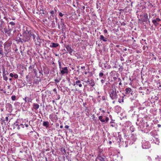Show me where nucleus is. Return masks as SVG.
Masks as SVG:
<instances>
[{
	"instance_id": "obj_1",
	"label": "nucleus",
	"mask_w": 161,
	"mask_h": 161,
	"mask_svg": "<svg viewBox=\"0 0 161 161\" xmlns=\"http://www.w3.org/2000/svg\"><path fill=\"white\" fill-rule=\"evenodd\" d=\"M24 125L26 128L29 126V125L27 124L21 123L19 119L17 120L13 125L14 129L17 128L18 130H20L21 128H24Z\"/></svg>"
},
{
	"instance_id": "obj_2",
	"label": "nucleus",
	"mask_w": 161,
	"mask_h": 161,
	"mask_svg": "<svg viewBox=\"0 0 161 161\" xmlns=\"http://www.w3.org/2000/svg\"><path fill=\"white\" fill-rule=\"evenodd\" d=\"M155 131H152L150 133L151 135L152 136V139L151 140V141H152V142L158 145L159 143L158 136L157 134H155Z\"/></svg>"
},
{
	"instance_id": "obj_3",
	"label": "nucleus",
	"mask_w": 161,
	"mask_h": 161,
	"mask_svg": "<svg viewBox=\"0 0 161 161\" xmlns=\"http://www.w3.org/2000/svg\"><path fill=\"white\" fill-rule=\"evenodd\" d=\"M110 97L112 100L116 99L118 98V95L116 92L115 89L114 90L113 87L111 88L108 92Z\"/></svg>"
},
{
	"instance_id": "obj_4",
	"label": "nucleus",
	"mask_w": 161,
	"mask_h": 161,
	"mask_svg": "<svg viewBox=\"0 0 161 161\" xmlns=\"http://www.w3.org/2000/svg\"><path fill=\"white\" fill-rule=\"evenodd\" d=\"M30 39V37L28 34L25 33V31L23 33V38L22 39L20 38V41L22 42L23 41L24 42H28Z\"/></svg>"
},
{
	"instance_id": "obj_5",
	"label": "nucleus",
	"mask_w": 161,
	"mask_h": 161,
	"mask_svg": "<svg viewBox=\"0 0 161 161\" xmlns=\"http://www.w3.org/2000/svg\"><path fill=\"white\" fill-rule=\"evenodd\" d=\"M142 147L143 149H147L150 147L149 142L145 140L143 141L142 142Z\"/></svg>"
},
{
	"instance_id": "obj_6",
	"label": "nucleus",
	"mask_w": 161,
	"mask_h": 161,
	"mask_svg": "<svg viewBox=\"0 0 161 161\" xmlns=\"http://www.w3.org/2000/svg\"><path fill=\"white\" fill-rule=\"evenodd\" d=\"M61 74L63 75L64 74H67L68 73V70L67 67H63L61 69H60Z\"/></svg>"
},
{
	"instance_id": "obj_7",
	"label": "nucleus",
	"mask_w": 161,
	"mask_h": 161,
	"mask_svg": "<svg viewBox=\"0 0 161 161\" xmlns=\"http://www.w3.org/2000/svg\"><path fill=\"white\" fill-rule=\"evenodd\" d=\"M161 21V19L158 18H156V19L153 18L152 19V22L154 25L155 26H157L159 24L158 22Z\"/></svg>"
},
{
	"instance_id": "obj_8",
	"label": "nucleus",
	"mask_w": 161,
	"mask_h": 161,
	"mask_svg": "<svg viewBox=\"0 0 161 161\" xmlns=\"http://www.w3.org/2000/svg\"><path fill=\"white\" fill-rule=\"evenodd\" d=\"M13 30V28H10L9 26H8V28H4V31L5 33L8 36L10 35L11 31Z\"/></svg>"
},
{
	"instance_id": "obj_9",
	"label": "nucleus",
	"mask_w": 161,
	"mask_h": 161,
	"mask_svg": "<svg viewBox=\"0 0 161 161\" xmlns=\"http://www.w3.org/2000/svg\"><path fill=\"white\" fill-rule=\"evenodd\" d=\"M78 77L76 78V79L77 80L74 82L73 85L74 86H75V85H78L79 87H81L82 86V85L81 84L80 81L79 80H78Z\"/></svg>"
},
{
	"instance_id": "obj_10",
	"label": "nucleus",
	"mask_w": 161,
	"mask_h": 161,
	"mask_svg": "<svg viewBox=\"0 0 161 161\" xmlns=\"http://www.w3.org/2000/svg\"><path fill=\"white\" fill-rule=\"evenodd\" d=\"M23 99L24 100L25 103H22L21 104V107H24L25 108H25H27V106L26 105V104L27 103L28 104L29 103L28 102L26 97H25V98H23Z\"/></svg>"
},
{
	"instance_id": "obj_11",
	"label": "nucleus",
	"mask_w": 161,
	"mask_h": 161,
	"mask_svg": "<svg viewBox=\"0 0 161 161\" xmlns=\"http://www.w3.org/2000/svg\"><path fill=\"white\" fill-rule=\"evenodd\" d=\"M66 48L68 53L71 55V53L73 51V49H72L71 47L69 45H67Z\"/></svg>"
},
{
	"instance_id": "obj_12",
	"label": "nucleus",
	"mask_w": 161,
	"mask_h": 161,
	"mask_svg": "<svg viewBox=\"0 0 161 161\" xmlns=\"http://www.w3.org/2000/svg\"><path fill=\"white\" fill-rule=\"evenodd\" d=\"M25 32V33L26 34H28L29 36H30V37L32 36V34H33V31L32 30H28L27 29H26V30Z\"/></svg>"
},
{
	"instance_id": "obj_13",
	"label": "nucleus",
	"mask_w": 161,
	"mask_h": 161,
	"mask_svg": "<svg viewBox=\"0 0 161 161\" xmlns=\"http://www.w3.org/2000/svg\"><path fill=\"white\" fill-rule=\"evenodd\" d=\"M143 16L144 18L142 20V22L147 21L148 19L147 14L146 13H145L143 14Z\"/></svg>"
},
{
	"instance_id": "obj_14",
	"label": "nucleus",
	"mask_w": 161,
	"mask_h": 161,
	"mask_svg": "<svg viewBox=\"0 0 161 161\" xmlns=\"http://www.w3.org/2000/svg\"><path fill=\"white\" fill-rule=\"evenodd\" d=\"M99 39L100 40H102L104 42H107L108 39L107 38L105 37L104 36L102 35H101L100 36Z\"/></svg>"
},
{
	"instance_id": "obj_15",
	"label": "nucleus",
	"mask_w": 161,
	"mask_h": 161,
	"mask_svg": "<svg viewBox=\"0 0 161 161\" xmlns=\"http://www.w3.org/2000/svg\"><path fill=\"white\" fill-rule=\"evenodd\" d=\"M59 45V44L58 43H52L50 45V47H58Z\"/></svg>"
},
{
	"instance_id": "obj_16",
	"label": "nucleus",
	"mask_w": 161,
	"mask_h": 161,
	"mask_svg": "<svg viewBox=\"0 0 161 161\" xmlns=\"http://www.w3.org/2000/svg\"><path fill=\"white\" fill-rule=\"evenodd\" d=\"M39 107V105L38 104L36 103H34L33 105V108L34 109H38Z\"/></svg>"
},
{
	"instance_id": "obj_17",
	"label": "nucleus",
	"mask_w": 161,
	"mask_h": 161,
	"mask_svg": "<svg viewBox=\"0 0 161 161\" xmlns=\"http://www.w3.org/2000/svg\"><path fill=\"white\" fill-rule=\"evenodd\" d=\"M6 107L7 110H10L12 108V105L9 103H8L6 104Z\"/></svg>"
},
{
	"instance_id": "obj_18",
	"label": "nucleus",
	"mask_w": 161,
	"mask_h": 161,
	"mask_svg": "<svg viewBox=\"0 0 161 161\" xmlns=\"http://www.w3.org/2000/svg\"><path fill=\"white\" fill-rule=\"evenodd\" d=\"M4 22L3 19H1L0 21V30H2L4 25Z\"/></svg>"
},
{
	"instance_id": "obj_19",
	"label": "nucleus",
	"mask_w": 161,
	"mask_h": 161,
	"mask_svg": "<svg viewBox=\"0 0 161 161\" xmlns=\"http://www.w3.org/2000/svg\"><path fill=\"white\" fill-rule=\"evenodd\" d=\"M89 84L92 86H93L95 85L94 81L92 79H90V80Z\"/></svg>"
},
{
	"instance_id": "obj_20",
	"label": "nucleus",
	"mask_w": 161,
	"mask_h": 161,
	"mask_svg": "<svg viewBox=\"0 0 161 161\" xmlns=\"http://www.w3.org/2000/svg\"><path fill=\"white\" fill-rule=\"evenodd\" d=\"M49 122L48 121H44L43 123V125L46 128L49 127Z\"/></svg>"
},
{
	"instance_id": "obj_21",
	"label": "nucleus",
	"mask_w": 161,
	"mask_h": 161,
	"mask_svg": "<svg viewBox=\"0 0 161 161\" xmlns=\"http://www.w3.org/2000/svg\"><path fill=\"white\" fill-rule=\"evenodd\" d=\"M105 157L104 156L102 157L101 156H98L97 159L99 161H105Z\"/></svg>"
},
{
	"instance_id": "obj_22",
	"label": "nucleus",
	"mask_w": 161,
	"mask_h": 161,
	"mask_svg": "<svg viewBox=\"0 0 161 161\" xmlns=\"http://www.w3.org/2000/svg\"><path fill=\"white\" fill-rule=\"evenodd\" d=\"M3 72V75H6L8 74V71H6L5 69V68L3 67L2 69Z\"/></svg>"
},
{
	"instance_id": "obj_23",
	"label": "nucleus",
	"mask_w": 161,
	"mask_h": 161,
	"mask_svg": "<svg viewBox=\"0 0 161 161\" xmlns=\"http://www.w3.org/2000/svg\"><path fill=\"white\" fill-rule=\"evenodd\" d=\"M9 24L11 25V27L10 28H13H13L15 27V23L14 22H11L9 23Z\"/></svg>"
},
{
	"instance_id": "obj_24",
	"label": "nucleus",
	"mask_w": 161,
	"mask_h": 161,
	"mask_svg": "<svg viewBox=\"0 0 161 161\" xmlns=\"http://www.w3.org/2000/svg\"><path fill=\"white\" fill-rule=\"evenodd\" d=\"M131 90L130 88H126L125 89V93L127 94L131 92Z\"/></svg>"
},
{
	"instance_id": "obj_25",
	"label": "nucleus",
	"mask_w": 161,
	"mask_h": 161,
	"mask_svg": "<svg viewBox=\"0 0 161 161\" xmlns=\"http://www.w3.org/2000/svg\"><path fill=\"white\" fill-rule=\"evenodd\" d=\"M155 159L156 161H161V156H157Z\"/></svg>"
},
{
	"instance_id": "obj_26",
	"label": "nucleus",
	"mask_w": 161,
	"mask_h": 161,
	"mask_svg": "<svg viewBox=\"0 0 161 161\" xmlns=\"http://www.w3.org/2000/svg\"><path fill=\"white\" fill-rule=\"evenodd\" d=\"M98 119L102 122H105V119H103V116H99L98 117Z\"/></svg>"
},
{
	"instance_id": "obj_27",
	"label": "nucleus",
	"mask_w": 161,
	"mask_h": 161,
	"mask_svg": "<svg viewBox=\"0 0 161 161\" xmlns=\"http://www.w3.org/2000/svg\"><path fill=\"white\" fill-rule=\"evenodd\" d=\"M26 97L27 99L28 103L29 102H32V99L31 97Z\"/></svg>"
},
{
	"instance_id": "obj_28",
	"label": "nucleus",
	"mask_w": 161,
	"mask_h": 161,
	"mask_svg": "<svg viewBox=\"0 0 161 161\" xmlns=\"http://www.w3.org/2000/svg\"><path fill=\"white\" fill-rule=\"evenodd\" d=\"M104 74L102 72H100L99 74V76L100 77H102V78L104 79V77L103 76Z\"/></svg>"
},
{
	"instance_id": "obj_29",
	"label": "nucleus",
	"mask_w": 161,
	"mask_h": 161,
	"mask_svg": "<svg viewBox=\"0 0 161 161\" xmlns=\"http://www.w3.org/2000/svg\"><path fill=\"white\" fill-rule=\"evenodd\" d=\"M36 39L37 40V42H35V44H36V45H39V43H40V42L38 41L39 40V38L38 37V36H37L36 37Z\"/></svg>"
},
{
	"instance_id": "obj_30",
	"label": "nucleus",
	"mask_w": 161,
	"mask_h": 161,
	"mask_svg": "<svg viewBox=\"0 0 161 161\" xmlns=\"http://www.w3.org/2000/svg\"><path fill=\"white\" fill-rule=\"evenodd\" d=\"M16 97L15 95L12 96L11 97V99L13 101H15L16 100Z\"/></svg>"
},
{
	"instance_id": "obj_31",
	"label": "nucleus",
	"mask_w": 161,
	"mask_h": 161,
	"mask_svg": "<svg viewBox=\"0 0 161 161\" xmlns=\"http://www.w3.org/2000/svg\"><path fill=\"white\" fill-rule=\"evenodd\" d=\"M32 36L33 40L35 41V42H36V36L33 34H32V36Z\"/></svg>"
},
{
	"instance_id": "obj_32",
	"label": "nucleus",
	"mask_w": 161,
	"mask_h": 161,
	"mask_svg": "<svg viewBox=\"0 0 161 161\" xmlns=\"http://www.w3.org/2000/svg\"><path fill=\"white\" fill-rule=\"evenodd\" d=\"M36 71L37 70L36 69H33L32 70H31V72H33L34 74H35L36 75Z\"/></svg>"
},
{
	"instance_id": "obj_33",
	"label": "nucleus",
	"mask_w": 161,
	"mask_h": 161,
	"mask_svg": "<svg viewBox=\"0 0 161 161\" xmlns=\"http://www.w3.org/2000/svg\"><path fill=\"white\" fill-rule=\"evenodd\" d=\"M6 75H4L3 76V78L4 80L5 81H7L8 80V77L6 76Z\"/></svg>"
},
{
	"instance_id": "obj_34",
	"label": "nucleus",
	"mask_w": 161,
	"mask_h": 161,
	"mask_svg": "<svg viewBox=\"0 0 161 161\" xmlns=\"http://www.w3.org/2000/svg\"><path fill=\"white\" fill-rule=\"evenodd\" d=\"M34 68V65H31L30 66L29 68V69L31 71V70L33 69Z\"/></svg>"
},
{
	"instance_id": "obj_35",
	"label": "nucleus",
	"mask_w": 161,
	"mask_h": 161,
	"mask_svg": "<svg viewBox=\"0 0 161 161\" xmlns=\"http://www.w3.org/2000/svg\"><path fill=\"white\" fill-rule=\"evenodd\" d=\"M0 54L3 56L4 54L3 52V49L0 48Z\"/></svg>"
},
{
	"instance_id": "obj_36",
	"label": "nucleus",
	"mask_w": 161,
	"mask_h": 161,
	"mask_svg": "<svg viewBox=\"0 0 161 161\" xmlns=\"http://www.w3.org/2000/svg\"><path fill=\"white\" fill-rule=\"evenodd\" d=\"M58 64H59V69H61L62 68H63V67H61V63L59 61H58Z\"/></svg>"
},
{
	"instance_id": "obj_37",
	"label": "nucleus",
	"mask_w": 161,
	"mask_h": 161,
	"mask_svg": "<svg viewBox=\"0 0 161 161\" xmlns=\"http://www.w3.org/2000/svg\"><path fill=\"white\" fill-rule=\"evenodd\" d=\"M104 66L105 68L109 69L110 68V66H107L105 64H104Z\"/></svg>"
},
{
	"instance_id": "obj_38",
	"label": "nucleus",
	"mask_w": 161,
	"mask_h": 161,
	"mask_svg": "<svg viewBox=\"0 0 161 161\" xmlns=\"http://www.w3.org/2000/svg\"><path fill=\"white\" fill-rule=\"evenodd\" d=\"M128 141H125V147H128Z\"/></svg>"
},
{
	"instance_id": "obj_39",
	"label": "nucleus",
	"mask_w": 161,
	"mask_h": 161,
	"mask_svg": "<svg viewBox=\"0 0 161 161\" xmlns=\"http://www.w3.org/2000/svg\"><path fill=\"white\" fill-rule=\"evenodd\" d=\"M15 79H17L18 77V75L17 74H15L14 75V76Z\"/></svg>"
},
{
	"instance_id": "obj_40",
	"label": "nucleus",
	"mask_w": 161,
	"mask_h": 161,
	"mask_svg": "<svg viewBox=\"0 0 161 161\" xmlns=\"http://www.w3.org/2000/svg\"><path fill=\"white\" fill-rule=\"evenodd\" d=\"M60 80L55 79L54 81L58 83L59 82Z\"/></svg>"
},
{
	"instance_id": "obj_41",
	"label": "nucleus",
	"mask_w": 161,
	"mask_h": 161,
	"mask_svg": "<svg viewBox=\"0 0 161 161\" xmlns=\"http://www.w3.org/2000/svg\"><path fill=\"white\" fill-rule=\"evenodd\" d=\"M90 79H88L87 80H85L84 81V82H86V83H87V84H89V81H90Z\"/></svg>"
},
{
	"instance_id": "obj_42",
	"label": "nucleus",
	"mask_w": 161,
	"mask_h": 161,
	"mask_svg": "<svg viewBox=\"0 0 161 161\" xmlns=\"http://www.w3.org/2000/svg\"><path fill=\"white\" fill-rule=\"evenodd\" d=\"M105 81V79H102L101 80V82L102 83H103Z\"/></svg>"
},
{
	"instance_id": "obj_43",
	"label": "nucleus",
	"mask_w": 161,
	"mask_h": 161,
	"mask_svg": "<svg viewBox=\"0 0 161 161\" xmlns=\"http://www.w3.org/2000/svg\"><path fill=\"white\" fill-rule=\"evenodd\" d=\"M59 16H60L61 17H62L63 16L64 14H63L62 13H61V12H59Z\"/></svg>"
},
{
	"instance_id": "obj_44",
	"label": "nucleus",
	"mask_w": 161,
	"mask_h": 161,
	"mask_svg": "<svg viewBox=\"0 0 161 161\" xmlns=\"http://www.w3.org/2000/svg\"><path fill=\"white\" fill-rule=\"evenodd\" d=\"M109 119L108 118V117H106L105 119V121L107 122L108 121V120H109Z\"/></svg>"
},
{
	"instance_id": "obj_45",
	"label": "nucleus",
	"mask_w": 161,
	"mask_h": 161,
	"mask_svg": "<svg viewBox=\"0 0 161 161\" xmlns=\"http://www.w3.org/2000/svg\"><path fill=\"white\" fill-rule=\"evenodd\" d=\"M54 11H53V10H52V11H51L50 12V13L53 16V14H54Z\"/></svg>"
},
{
	"instance_id": "obj_46",
	"label": "nucleus",
	"mask_w": 161,
	"mask_h": 161,
	"mask_svg": "<svg viewBox=\"0 0 161 161\" xmlns=\"http://www.w3.org/2000/svg\"><path fill=\"white\" fill-rule=\"evenodd\" d=\"M99 5H100L101 4V3H99V4H98V3H97V4H96V5H97V8H99Z\"/></svg>"
},
{
	"instance_id": "obj_47",
	"label": "nucleus",
	"mask_w": 161,
	"mask_h": 161,
	"mask_svg": "<svg viewBox=\"0 0 161 161\" xmlns=\"http://www.w3.org/2000/svg\"><path fill=\"white\" fill-rule=\"evenodd\" d=\"M9 75L10 76L13 77L14 76V75H13V74L12 73H11L10 74V75Z\"/></svg>"
},
{
	"instance_id": "obj_48",
	"label": "nucleus",
	"mask_w": 161,
	"mask_h": 161,
	"mask_svg": "<svg viewBox=\"0 0 161 161\" xmlns=\"http://www.w3.org/2000/svg\"><path fill=\"white\" fill-rule=\"evenodd\" d=\"M104 33H108V31L106 29H105L103 31Z\"/></svg>"
},
{
	"instance_id": "obj_49",
	"label": "nucleus",
	"mask_w": 161,
	"mask_h": 161,
	"mask_svg": "<svg viewBox=\"0 0 161 161\" xmlns=\"http://www.w3.org/2000/svg\"><path fill=\"white\" fill-rule=\"evenodd\" d=\"M53 92H55L56 94L57 93V89L56 88H54L53 89Z\"/></svg>"
},
{
	"instance_id": "obj_50",
	"label": "nucleus",
	"mask_w": 161,
	"mask_h": 161,
	"mask_svg": "<svg viewBox=\"0 0 161 161\" xmlns=\"http://www.w3.org/2000/svg\"><path fill=\"white\" fill-rule=\"evenodd\" d=\"M5 120L6 121H8V117L7 116L5 117Z\"/></svg>"
},
{
	"instance_id": "obj_51",
	"label": "nucleus",
	"mask_w": 161,
	"mask_h": 161,
	"mask_svg": "<svg viewBox=\"0 0 161 161\" xmlns=\"http://www.w3.org/2000/svg\"><path fill=\"white\" fill-rule=\"evenodd\" d=\"M100 110L103 113L105 112V111L103 110H102L101 108L100 109Z\"/></svg>"
},
{
	"instance_id": "obj_52",
	"label": "nucleus",
	"mask_w": 161,
	"mask_h": 161,
	"mask_svg": "<svg viewBox=\"0 0 161 161\" xmlns=\"http://www.w3.org/2000/svg\"><path fill=\"white\" fill-rule=\"evenodd\" d=\"M120 60L121 61H124V58L123 57H121L120 58Z\"/></svg>"
},
{
	"instance_id": "obj_53",
	"label": "nucleus",
	"mask_w": 161,
	"mask_h": 161,
	"mask_svg": "<svg viewBox=\"0 0 161 161\" xmlns=\"http://www.w3.org/2000/svg\"><path fill=\"white\" fill-rule=\"evenodd\" d=\"M69 126L68 125H66L65 126V128L66 129H68L69 128Z\"/></svg>"
},
{
	"instance_id": "obj_54",
	"label": "nucleus",
	"mask_w": 161,
	"mask_h": 161,
	"mask_svg": "<svg viewBox=\"0 0 161 161\" xmlns=\"http://www.w3.org/2000/svg\"><path fill=\"white\" fill-rule=\"evenodd\" d=\"M54 10L56 12H57V8L56 7H55L54 8Z\"/></svg>"
},
{
	"instance_id": "obj_55",
	"label": "nucleus",
	"mask_w": 161,
	"mask_h": 161,
	"mask_svg": "<svg viewBox=\"0 0 161 161\" xmlns=\"http://www.w3.org/2000/svg\"><path fill=\"white\" fill-rule=\"evenodd\" d=\"M161 126V125L160 124H158V127H160Z\"/></svg>"
},
{
	"instance_id": "obj_56",
	"label": "nucleus",
	"mask_w": 161,
	"mask_h": 161,
	"mask_svg": "<svg viewBox=\"0 0 161 161\" xmlns=\"http://www.w3.org/2000/svg\"><path fill=\"white\" fill-rule=\"evenodd\" d=\"M82 8L83 9H84L85 8V7L84 6H83L82 7Z\"/></svg>"
},
{
	"instance_id": "obj_57",
	"label": "nucleus",
	"mask_w": 161,
	"mask_h": 161,
	"mask_svg": "<svg viewBox=\"0 0 161 161\" xmlns=\"http://www.w3.org/2000/svg\"><path fill=\"white\" fill-rule=\"evenodd\" d=\"M148 126H149V125H148V124H146V127H148Z\"/></svg>"
},
{
	"instance_id": "obj_58",
	"label": "nucleus",
	"mask_w": 161,
	"mask_h": 161,
	"mask_svg": "<svg viewBox=\"0 0 161 161\" xmlns=\"http://www.w3.org/2000/svg\"><path fill=\"white\" fill-rule=\"evenodd\" d=\"M60 128H63V126L62 125H60Z\"/></svg>"
},
{
	"instance_id": "obj_59",
	"label": "nucleus",
	"mask_w": 161,
	"mask_h": 161,
	"mask_svg": "<svg viewBox=\"0 0 161 161\" xmlns=\"http://www.w3.org/2000/svg\"><path fill=\"white\" fill-rule=\"evenodd\" d=\"M15 18H13L12 19L13 20H15Z\"/></svg>"
},
{
	"instance_id": "obj_60",
	"label": "nucleus",
	"mask_w": 161,
	"mask_h": 161,
	"mask_svg": "<svg viewBox=\"0 0 161 161\" xmlns=\"http://www.w3.org/2000/svg\"><path fill=\"white\" fill-rule=\"evenodd\" d=\"M111 126L112 127H114V124H111Z\"/></svg>"
},
{
	"instance_id": "obj_61",
	"label": "nucleus",
	"mask_w": 161,
	"mask_h": 161,
	"mask_svg": "<svg viewBox=\"0 0 161 161\" xmlns=\"http://www.w3.org/2000/svg\"><path fill=\"white\" fill-rule=\"evenodd\" d=\"M60 98V97L59 96L58 97V99H59Z\"/></svg>"
},
{
	"instance_id": "obj_62",
	"label": "nucleus",
	"mask_w": 161,
	"mask_h": 161,
	"mask_svg": "<svg viewBox=\"0 0 161 161\" xmlns=\"http://www.w3.org/2000/svg\"><path fill=\"white\" fill-rule=\"evenodd\" d=\"M121 84H121V82H120V83H119V85H121Z\"/></svg>"
},
{
	"instance_id": "obj_63",
	"label": "nucleus",
	"mask_w": 161,
	"mask_h": 161,
	"mask_svg": "<svg viewBox=\"0 0 161 161\" xmlns=\"http://www.w3.org/2000/svg\"><path fill=\"white\" fill-rule=\"evenodd\" d=\"M45 159H46V161H47V158L46 157V158H45Z\"/></svg>"
},
{
	"instance_id": "obj_64",
	"label": "nucleus",
	"mask_w": 161,
	"mask_h": 161,
	"mask_svg": "<svg viewBox=\"0 0 161 161\" xmlns=\"http://www.w3.org/2000/svg\"><path fill=\"white\" fill-rule=\"evenodd\" d=\"M111 143H112V142H111V141H109V143L110 144H111Z\"/></svg>"
}]
</instances>
